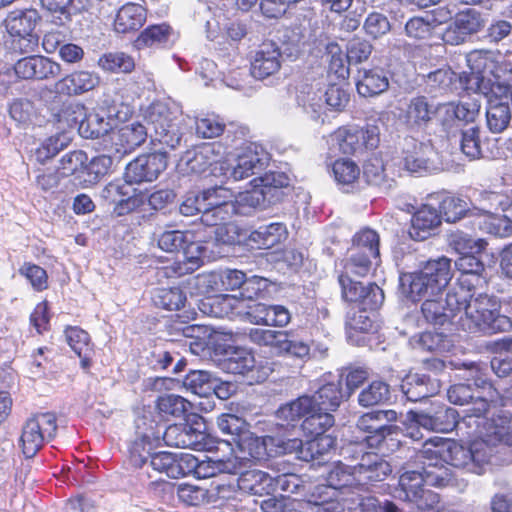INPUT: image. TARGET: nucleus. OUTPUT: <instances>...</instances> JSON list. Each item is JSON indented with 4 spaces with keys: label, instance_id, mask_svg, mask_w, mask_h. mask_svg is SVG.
Listing matches in <instances>:
<instances>
[{
    "label": "nucleus",
    "instance_id": "nucleus-1",
    "mask_svg": "<svg viewBox=\"0 0 512 512\" xmlns=\"http://www.w3.org/2000/svg\"><path fill=\"white\" fill-rule=\"evenodd\" d=\"M475 434L478 438L469 447L439 437L430 438L423 445L421 458L481 475L490 462L494 446L512 444V419L507 415L492 418L488 426L476 427Z\"/></svg>",
    "mask_w": 512,
    "mask_h": 512
},
{
    "label": "nucleus",
    "instance_id": "nucleus-2",
    "mask_svg": "<svg viewBox=\"0 0 512 512\" xmlns=\"http://www.w3.org/2000/svg\"><path fill=\"white\" fill-rule=\"evenodd\" d=\"M144 118L149 129L154 132L151 137H154L155 141L172 149L180 144L182 139L181 119L176 111L170 110L167 103L153 102L145 110ZM147 136L148 128L139 122H133L112 131L110 140L115 157L121 159L124 155L131 153L145 142Z\"/></svg>",
    "mask_w": 512,
    "mask_h": 512
},
{
    "label": "nucleus",
    "instance_id": "nucleus-3",
    "mask_svg": "<svg viewBox=\"0 0 512 512\" xmlns=\"http://www.w3.org/2000/svg\"><path fill=\"white\" fill-rule=\"evenodd\" d=\"M462 366L465 370L463 377L468 382L472 381L476 390L472 389L470 383L452 385L447 391L448 400L455 405L471 406L465 410L463 423L471 426L473 421L477 428L488 426L491 424V420L487 419L486 413L489 410L490 403L495 401L498 393L488 381L487 367L474 362H464Z\"/></svg>",
    "mask_w": 512,
    "mask_h": 512
},
{
    "label": "nucleus",
    "instance_id": "nucleus-4",
    "mask_svg": "<svg viewBox=\"0 0 512 512\" xmlns=\"http://www.w3.org/2000/svg\"><path fill=\"white\" fill-rule=\"evenodd\" d=\"M470 68V75H461L465 88H491L495 94L504 99H512V62H496L491 51L474 50L459 57Z\"/></svg>",
    "mask_w": 512,
    "mask_h": 512
},
{
    "label": "nucleus",
    "instance_id": "nucleus-5",
    "mask_svg": "<svg viewBox=\"0 0 512 512\" xmlns=\"http://www.w3.org/2000/svg\"><path fill=\"white\" fill-rule=\"evenodd\" d=\"M451 278V260L442 256L428 260L419 270L401 273L399 291L413 302L426 300L442 295Z\"/></svg>",
    "mask_w": 512,
    "mask_h": 512
},
{
    "label": "nucleus",
    "instance_id": "nucleus-6",
    "mask_svg": "<svg viewBox=\"0 0 512 512\" xmlns=\"http://www.w3.org/2000/svg\"><path fill=\"white\" fill-rule=\"evenodd\" d=\"M481 288L465 289L467 293L457 324L470 333H494L503 329L508 323L507 318L499 314V303L496 297L484 292Z\"/></svg>",
    "mask_w": 512,
    "mask_h": 512
},
{
    "label": "nucleus",
    "instance_id": "nucleus-7",
    "mask_svg": "<svg viewBox=\"0 0 512 512\" xmlns=\"http://www.w3.org/2000/svg\"><path fill=\"white\" fill-rule=\"evenodd\" d=\"M270 156L262 145L247 143L237 153L213 168V175L226 180L240 181L261 173L268 165Z\"/></svg>",
    "mask_w": 512,
    "mask_h": 512
},
{
    "label": "nucleus",
    "instance_id": "nucleus-8",
    "mask_svg": "<svg viewBox=\"0 0 512 512\" xmlns=\"http://www.w3.org/2000/svg\"><path fill=\"white\" fill-rule=\"evenodd\" d=\"M290 183L284 172H269L251 181L252 189L241 192L233 200L240 215H248L253 209L264 208L267 204L278 201L281 189Z\"/></svg>",
    "mask_w": 512,
    "mask_h": 512
},
{
    "label": "nucleus",
    "instance_id": "nucleus-9",
    "mask_svg": "<svg viewBox=\"0 0 512 512\" xmlns=\"http://www.w3.org/2000/svg\"><path fill=\"white\" fill-rule=\"evenodd\" d=\"M300 442L296 440H286L274 436H257L249 431L230 448L234 454L231 459H236L239 463V471L242 468V462L248 460H266L268 457L280 454H287V451L296 449Z\"/></svg>",
    "mask_w": 512,
    "mask_h": 512
},
{
    "label": "nucleus",
    "instance_id": "nucleus-10",
    "mask_svg": "<svg viewBox=\"0 0 512 512\" xmlns=\"http://www.w3.org/2000/svg\"><path fill=\"white\" fill-rule=\"evenodd\" d=\"M422 471H406L399 478V490L396 491V497L407 500L412 494H418L425 490L424 484L436 487H445L453 483L454 478L450 468L444 465H438L437 462H431L422 458Z\"/></svg>",
    "mask_w": 512,
    "mask_h": 512
},
{
    "label": "nucleus",
    "instance_id": "nucleus-11",
    "mask_svg": "<svg viewBox=\"0 0 512 512\" xmlns=\"http://www.w3.org/2000/svg\"><path fill=\"white\" fill-rule=\"evenodd\" d=\"M41 20L38 10L34 8L16 9L11 11L4 20L8 34L14 39V48L21 53L36 50L39 36L35 32Z\"/></svg>",
    "mask_w": 512,
    "mask_h": 512
},
{
    "label": "nucleus",
    "instance_id": "nucleus-12",
    "mask_svg": "<svg viewBox=\"0 0 512 512\" xmlns=\"http://www.w3.org/2000/svg\"><path fill=\"white\" fill-rule=\"evenodd\" d=\"M267 307L268 304L260 302L246 305L244 300L237 299L232 295L208 298L201 304V310L214 317L244 314L250 323L262 326H266Z\"/></svg>",
    "mask_w": 512,
    "mask_h": 512
},
{
    "label": "nucleus",
    "instance_id": "nucleus-13",
    "mask_svg": "<svg viewBox=\"0 0 512 512\" xmlns=\"http://www.w3.org/2000/svg\"><path fill=\"white\" fill-rule=\"evenodd\" d=\"M248 337L252 343L270 347L278 355H287L302 360L310 357V345L303 340L296 339L292 331L251 328Z\"/></svg>",
    "mask_w": 512,
    "mask_h": 512
},
{
    "label": "nucleus",
    "instance_id": "nucleus-14",
    "mask_svg": "<svg viewBox=\"0 0 512 512\" xmlns=\"http://www.w3.org/2000/svg\"><path fill=\"white\" fill-rule=\"evenodd\" d=\"M57 431L56 416L52 413L35 414L23 425L20 442L23 454L32 458L43 444L54 438Z\"/></svg>",
    "mask_w": 512,
    "mask_h": 512
},
{
    "label": "nucleus",
    "instance_id": "nucleus-15",
    "mask_svg": "<svg viewBox=\"0 0 512 512\" xmlns=\"http://www.w3.org/2000/svg\"><path fill=\"white\" fill-rule=\"evenodd\" d=\"M467 293L462 289L452 288L445 299L442 295L427 298L421 306L423 317L428 323L443 326L448 322L456 323L461 313V304H464Z\"/></svg>",
    "mask_w": 512,
    "mask_h": 512
},
{
    "label": "nucleus",
    "instance_id": "nucleus-16",
    "mask_svg": "<svg viewBox=\"0 0 512 512\" xmlns=\"http://www.w3.org/2000/svg\"><path fill=\"white\" fill-rule=\"evenodd\" d=\"M328 142L343 154H355L364 149L376 148L379 143V130L375 126L340 127L329 136Z\"/></svg>",
    "mask_w": 512,
    "mask_h": 512
},
{
    "label": "nucleus",
    "instance_id": "nucleus-17",
    "mask_svg": "<svg viewBox=\"0 0 512 512\" xmlns=\"http://www.w3.org/2000/svg\"><path fill=\"white\" fill-rule=\"evenodd\" d=\"M154 428L155 430L160 429L161 442L163 441L167 446L197 451L219 449L205 432L189 424H174L167 428L156 424Z\"/></svg>",
    "mask_w": 512,
    "mask_h": 512
},
{
    "label": "nucleus",
    "instance_id": "nucleus-18",
    "mask_svg": "<svg viewBox=\"0 0 512 512\" xmlns=\"http://www.w3.org/2000/svg\"><path fill=\"white\" fill-rule=\"evenodd\" d=\"M234 493L233 485L226 484L219 480L212 481L209 488L192 484H181L177 491L179 499L187 505L198 506L205 503L216 504L218 501L226 500L227 509L234 506Z\"/></svg>",
    "mask_w": 512,
    "mask_h": 512
},
{
    "label": "nucleus",
    "instance_id": "nucleus-19",
    "mask_svg": "<svg viewBox=\"0 0 512 512\" xmlns=\"http://www.w3.org/2000/svg\"><path fill=\"white\" fill-rule=\"evenodd\" d=\"M396 420L397 412L394 410H375L360 416L357 420V427L368 434L364 439L367 446L376 448L387 436L398 430V427L392 424Z\"/></svg>",
    "mask_w": 512,
    "mask_h": 512
},
{
    "label": "nucleus",
    "instance_id": "nucleus-20",
    "mask_svg": "<svg viewBox=\"0 0 512 512\" xmlns=\"http://www.w3.org/2000/svg\"><path fill=\"white\" fill-rule=\"evenodd\" d=\"M435 151L430 144L406 139L403 156L397 162L400 170L409 174L424 175L437 169L434 163Z\"/></svg>",
    "mask_w": 512,
    "mask_h": 512
},
{
    "label": "nucleus",
    "instance_id": "nucleus-21",
    "mask_svg": "<svg viewBox=\"0 0 512 512\" xmlns=\"http://www.w3.org/2000/svg\"><path fill=\"white\" fill-rule=\"evenodd\" d=\"M221 366L227 373L246 377L249 384L262 382L268 376L267 369L258 366L253 353L246 348H234Z\"/></svg>",
    "mask_w": 512,
    "mask_h": 512
},
{
    "label": "nucleus",
    "instance_id": "nucleus-22",
    "mask_svg": "<svg viewBox=\"0 0 512 512\" xmlns=\"http://www.w3.org/2000/svg\"><path fill=\"white\" fill-rule=\"evenodd\" d=\"M343 298L352 303H358L364 309L375 310L384 301L382 289L375 283L363 285L362 282L352 280L347 274L339 277Z\"/></svg>",
    "mask_w": 512,
    "mask_h": 512
},
{
    "label": "nucleus",
    "instance_id": "nucleus-23",
    "mask_svg": "<svg viewBox=\"0 0 512 512\" xmlns=\"http://www.w3.org/2000/svg\"><path fill=\"white\" fill-rule=\"evenodd\" d=\"M166 167L167 159L163 153L140 155L126 166L124 179L133 184L152 182Z\"/></svg>",
    "mask_w": 512,
    "mask_h": 512
},
{
    "label": "nucleus",
    "instance_id": "nucleus-24",
    "mask_svg": "<svg viewBox=\"0 0 512 512\" xmlns=\"http://www.w3.org/2000/svg\"><path fill=\"white\" fill-rule=\"evenodd\" d=\"M182 249V259H179L171 265L157 268L156 277L158 280L193 273L202 265L203 258L205 257V247L200 241H194L193 238H191Z\"/></svg>",
    "mask_w": 512,
    "mask_h": 512
},
{
    "label": "nucleus",
    "instance_id": "nucleus-25",
    "mask_svg": "<svg viewBox=\"0 0 512 512\" xmlns=\"http://www.w3.org/2000/svg\"><path fill=\"white\" fill-rule=\"evenodd\" d=\"M458 416V412L454 408L445 405H440L433 411H409L407 413L408 419L420 424L421 428L440 433L451 432L459 425Z\"/></svg>",
    "mask_w": 512,
    "mask_h": 512
},
{
    "label": "nucleus",
    "instance_id": "nucleus-26",
    "mask_svg": "<svg viewBox=\"0 0 512 512\" xmlns=\"http://www.w3.org/2000/svg\"><path fill=\"white\" fill-rule=\"evenodd\" d=\"M467 91L482 94L487 100L486 122L492 133H501L511 120L510 100L500 97L491 88H466Z\"/></svg>",
    "mask_w": 512,
    "mask_h": 512
},
{
    "label": "nucleus",
    "instance_id": "nucleus-27",
    "mask_svg": "<svg viewBox=\"0 0 512 512\" xmlns=\"http://www.w3.org/2000/svg\"><path fill=\"white\" fill-rule=\"evenodd\" d=\"M14 76L25 80H45L57 77L61 72V66L51 59L33 55L19 59L13 66Z\"/></svg>",
    "mask_w": 512,
    "mask_h": 512
},
{
    "label": "nucleus",
    "instance_id": "nucleus-28",
    "mask_svg": "<svg viewBox=\"0 0 512 512\" xmlns=\"http://www.w3.org/2000/svg\"><path fill=\"white\" fill-rule=\"evenodd\" d=\"M146 425L145 418L136 420L137 438L130 446V458L135 466H142L152 455V451L161 445V431L155 430L153 423L142 430Z\"/></svg>",
    "mask_w": 512,
    "mask_h": 512
},
{
    "label": "nucleus",
    "instance_id": "nucleus-29",
    "mask_svg": "<svg viewBox=\"0 0 512 512\" xmlns=\"http://www.w3.org/2000/svg\"><path fill=\"white\" fill-rule=\"evenodd\" d=\"M282 64L280 48L272 42H266L255 51L252 60L250 75L258 80H264L277 74Z\"/></svg>",
    "mask_w": 512,
    "mask_h": 512
},
{
    "label": "nucleus",
    "instance_id": "nucleus-30",
    "mask_svg": "<svg viewBox=\"0 0 512 512\" xmlns=\"http://www.w3.org/2000/svg\"><path fill=\"white\" fill-rule=\"evenodd\" d=\"M388 462L379 458L377 454H365L361 462L354 466L356 486L361 490H368V485L384 480L391 473Z\"/></svg>",
    "mask_w": 512,
    "mask_h": 512
},
{
    "label": "nucleus",
    "instance_id": "nucleus-31",
    "mask_svg": "<svg viewBox=\"0 0 512 512\" xmlns=\"http://www.w3.org/2000/svg\"><path fill=\"white\" fill-rule=\"evenodd\" d=\"M478 254L460 255L455 261V267L461 272V276L454 289L482 288L486 284V279L482 276L484 264L478 258Z\"/></svg>",
    "mask_w": 512,
    "mask_h": 512
},
{
    "label": "nucleus",
    "instance_id": "nucleus-32",
    "mask_svg": "<svg viewBox=\"0 0 512 512\" xmlns=\"http://www.w3.org/2000/svg\"><path fill=\"white\" fill-rule=\"evenodd\" d=\"M220 154V146L215 143H206L193 150L187 151L180 160V165L185 166L188 173L201 174L208 168L219 163L217 157Z\"/></svg>",
    "mask_w": 512,
    "mask_h": 512
},
{
    "label": "nucleus",
    "instance_id": "nucleus-33",
    "mask_svg": "<svg viewBox=\"0 0 512 512\" xmlns=\"http://www.w3.org/2000/svg\"><path fill=\"white\" fill-rule=\"evenodd\" d=\"M480 13L474 8H466L456 13L453 24L446 31L444 38L456 44L465 40L468 35L477 33L483 26Z\"/></svg>",
    "mask_w": 512,
    "mask_h": 512
},
{
    "label": "nucleus",
    "instance_id": "nucleus-34",
    "mask_svg": "<svg viewBox=\"0 0 512 512\" xmlns=\"http://www.w3.org/2000/svg\"><path fill=\"white\" fill-rule=\"evenodd\" d=\"M441 224L438 210L429 204H422L413 212L409 235L413 240L423 241L430 237Z\"/></svg>",
    "mask_w": 512,
    "mask_h": 512
},
{
    "label": "nucleus",
    "instance_id": "nucleus-35",
    "mask_svg": "<svg viewBox=\"0 0 512 512\" xmlns=\"http://www.w3.org/2000/svg\"><path fill=\"white\" fill-rule=\"evenodd\" d=\"M99 76L91 71L78 70L55 84V90L64 95H80L93 90L99 84Z\"/></svg>",
    "mask_w": 512,
    "mask_h": 512
},
{
    "label": "nucleus",
    "instance_id": "nucleus-36",
    "mask_svg": "<svg viewBox=\"0 0 512 512\" xmlns=\"http://www.w3.org/2000/svg\"><path fill=\"white\" fill-rule=\"evenodd\" d=\"M326 481V486H317L316 488H327L330 490L331 495L342 497L343 492L356 487L354 466L351 467L342 462L333 463L328 470Z\"/></svg>",
    "mask_w": 512,
    "mask_h": 512
},
{
    "label": "nucleus",
    "instance_id": "nucleus-37",
    "mask_svg": "<svg viewBox=\"0 0 512 512\" xmlns=\"http://www.w3.org/2000/svg\"><path fill=\"white\" fill-rule=\"evenodd\" d=\"M314 407V400L309 395L285 403L276 411L278 425L295 427L300 420L303 421L311 411H314Z\"/></svg>",
    "mask_w": 512,
    "mask_h": 512
},
{
    "label": "nucleus",
    "instance_id": "nucleus-38",
    "mask_svg": "<svg viewBox=\"0 0 512 512\" xmlns=\"http://www.w3.org/2000/svg\"><path fill=\"white\" fill-rule=\"evenodd\" d=\"M288 231L283 223L262 225L249 235V242L258 249H270L284 242Z\"/></svg>",
    "mask_w": 512,
    "mask_h": 512
},
{
    "label": "nucleus",
    "instance_id": "nucleus-39",
    "mask_svg": "<svg viewBox=\"0 0 512 512\" xmlns=\"http://www.w3.org/2000/svg\"><path fill=\"white\" fill-rule=\"evenodd\" d=\"M356 87L363 97L376 96L388 89L389 80L381 68L363 69L358 72Z\"/></svg>",
    "mask_w": 512,
    "mask_h": 512
},
{
    "label": "nucleus",
    "instance_id": "nucleus-40",
    "mask_svg": "<svg viewBox=\"0 0 512 512\" xmlns=\"http://www.w3.org/2000/svg\"><path fill=\"white\" fill-rule=\"evenodd\" d=\"M272 475L261 470H248L241 472L237 479L238 488L253 495H272Z\"/></svg>",
    "mask_w": 512,
    "mask_h": 512
},
{
    "label": "nucleus",
    "instance_id": "nucleus-41",
    "mask_svg": "<svg viewBox=\"0 0 512 512\" xmlns=\"http://www.w3.org/2000/svg\"><path fill=\"white\" fill-rule=\"evenodd\" d=\"M313 437L305 443L299 438H292L291 440L300 442V445L287 453H295L298 459L309 462L320 458L335 447L336 440L330 435Z\"/></svg>",
    "mask_w": 512,
    "mask_h": 512
},
{
    "label": "nucleus",
    "instance_id": "nucleus-42",
    "mask_svg": "<svg viewBox=\"0 0 512 512\" xmlns=\"http://www.w3.org/2000/svg\"><path fill=\"white\" fill-rule=\"evenodd\" d=\"M146 20L145 9L135 3L124 4L117 12L114 29L118 33H129L141 28Z\"/></svg>",
    "mask_w": 512,
    "mask_h": 512
},
{
    "label": "nucleus",
    "instance_id": "nucleus-43",
    "mask_svg": "<svg viewBox=\"0 0 512 512\" xmlns=\"http://www.w3.org/2000/svg\"><path fill=\"white\" fill-rule=\"evenodd\" d=\"M363 176L367 183L387 192L395 185L394 176L390 175L388 167L377 156L369 158L363 166Z\"/></svg>",
    "mask_w": 512,
    "mask_h": 512
},
{
    "label": "nucleus",
    "instance_id": "nucleus-44",
    "mask_svg": "<svg viewBox=\"0 0 512 512\" xmlns=\"http://www.w3.org/2000/svg\"><path fill=\"white\" fill-rule=\"evenodd\" d=\"M314 400L315 408L324 411H335L346 398L345 392L341 388L340 380L323 384L313 395H309Z\"/></svg>",
    "mask_w": 512,
    "mask_h": 512
},
{
    "label": "nucleus",
    "instance_id": "nucleus-45",
    "mask_svg": "<svg viewBox=\"0 0 512 512\" xmlns=\"http://www.w3.org/2000/svg\"><path fill=\"white\" fill-rule=\"evenodd\" d=\"M41 6L46 10L52 23L57 26H66L72 21V16L78 14L82 7L78 0H40Z\"/></svg>",
    "mask_w": 512,
    "mask_h": 512
},
{
    "label": "nucleus",
    "instance_id": "nucleus-46",
    "mask_svg": "<svg viewBox=\"0 0 512 512\" xmlns=\"http://www.w3.org/2000/svg\"><path fill=\"white\" fill-rule=\"evenodd\" d=\"M368 490H361L357 486L352 490L342 493L341 501L344 502L348 512H380L381 502L374 496L366 494Z\"/></svg>",
    "mask_w": 512,
    "mask_h": 512
},
{
    "label": "nucleus",
    "instance_id": "nucleus-47",
    "mask_svg": "<svg viewBox=\"0 0 512 512\" xmlns=\"http://www.w3.org/2000/svg\"><path fill=\"white\" fill-rule=\"evenodd\" d=\"M65 338L71 349L81 359V366L88 368L93 354V348L88 333L79 327H68L65 330Z\"/></svg>",
    "mask_w": 512,
    "mask_h": 512
},
{
    "label": "nucleus",
    "instance_id": "nucleus-48",
    "mask_svg": "<svg viewBox=\"0 0 512 512\" xmlns=\"http://www.w3.org/2000/svg\"><path fill=\"white\" fill-rule=\"evenodd\" d=\"M239 473V463L236 459H212L199 460L195 476L199 479L217 477L219 474Z\"/></svg>",
    "mask_w": 512,
    "mask_h": 512
},
{
    "label": "nucleus",
    "instance_id": "nucleus-49",
    "mask_svg": "<svg viewBox=\"0 0 512 512\" xmlns=\"http://www.w3.org/2000/svg\"><path fill=\"white\" fill-rule=\"evenodd\" d=\"M235 203H223L219 207L207 206L201 215V222L206 226L216 227L215 234L220 235V231L227 229L231 218L237 214Z\"/></svg>",
    "mask_w": 512,
    "mask_h": 512
},
{
    "label": "nucleus",
    "instance_id": "nucleus-50",
    "mask_svg": "<svg viewBox=\"0 0 512 512\" xmlns=\"http://www.w3.org/2000/svg\"><path fill=\"white\" fill-rule=\"evenodd\" d=\"M435 114V108L429 104L424 96L414 97L410 100L405 121L410 127H421L426 125Z\"/></svg>",
    "mask_w": 512,
    "mask_h": 512
},
{
    "label": "nucleus",
    "instance_id": "nucleus-51",
    "mask_svg": "<svg viewBox=\"0 0 512 512\" xmlns=\"http://www.w3.org/2000/svg\"><path fill=\"white\" fill-rule=\"evenodd\" d=\"M298 104L307 114L317 120L325 111L324 90L313 86H305L297 95Z\"/></svg>",
    "mask_w": 512,
    "mask_h": 512
},
{
    "label": "nucleus",
    "instance_id": "nucleus-52",
    "mask_svg": "<svg viewBox=\"0 0 512 512\" xmlns=\"http://www.w3.org/2000/svg\"><path fill=\"white\" fill-rule=\"evenodd\" d=\"M217 425L223 434L231 436L230 440L218 442V444L228 447H232L238 441V438L248 431L245 419L231 413L221 414L217 419Z\"/></svg>",
    "mask_w": 512,
    "mask_h": 512
},
{
    "label": "nucleus",
    "instance_id": "nucleus-53",
    "mask_svg": "<svg viewBox=\"0 0 512 512\" xmlns=\"http://www.w3.org/2000/svg\"><path fill=\"white\" fill-rule=\"evenodd\" d=\"M334 422V416L331 413L314 407V411H311L302 421L301 429L307 436H324Z\"/></svg>",
    "mask_w": 512,
    "mask_h": 512
},
{
    "label": "nucleus",
    "instance_id": "nucleus-54",
    "mask_svg": "<svg viewBox=\"0 0 512 512\" xmlns=\"http://www.w3.org/2000/svg\"><path fill=\"white\" fill-rule=\"evenodd\" d=\"M480 108L481 102L478 98L468 97L458 103H449L445 106V111L449 117L465 123H473L479 116Z\"/></svg>",
    "mask_w": 512,
    "mask_h": 512
},
{
    "label": "nucleus",
    "instance_id": "nucleus-55",
    "mask_svg": "<svg viewBox=\"0 0 512 512\" xmlns=\"http://www.w3.org/2000/svg\"><path fill=\"white\" fill-rule=\"evenodd\" d=\"M411 345L419 350L430 352H446L450 348V341L443 333L426 331L410 339Z\"/></svg>",
    "mask_w": 512,
    "mask_h": 512
},
{
    "label": "nucleus",
    "instance_id": "nucleus-56",
    "mask_svg": "<svg viewBox=\"0 0 512 512\" xmlns=\"http://www.w3.org/2000/svg\"><path fill=\"white\" fill-rule=\"evenodd\" d=\"M98 66L107 72L130 73L134 67V59L124 52H108L98 59Z\"/></svg>",
    "mask_w": 512,
    "mask_h": 512
},
{
    "label": "nucleus",
    "instance_id": "nucleus-57",
    "mask_svg": "<svg viewBox=\"0 0 512 512\" xmlns=\"http://www.w3.org/2000/svg\"><path fill=\"white\" fill-rule=\"evenodd\" d=\"M449 246L460 255L468 253H481L487 246L484 239H473L463 231H453L448 235Z\"/></svg>",
    "mask_w": 512,
    "mask_h": 512
},
{
    "label": "nucleus",
    "instance_id": "nucleus-58",
    "mask_svg": "<svg viewBox=\"0 0 512 512\" xmlns=\"http://www.w3.org/2000/svg\"><path fill=\"white\" fill-rule=\"evenodd\" d=\"M152 300L166 310H179L185 304L186 295L179 287H161L155 289Z\"/></svg>",
    "mask_w": 512,
    "mask_h": 512
},
{
    "label": "nucleus",
    "instance_id": "nucleus-59",
    "mask_svg": "<svg viewBox=\"0 0 512 512\" xmlns=\"http://www.w3.org/2000/svg\"><path fill=\"white\" fill-rule=\"evenodd\" d=\"M156 406L163 417H182L191 409V403L184 397L176 394H165L160 396L157 399Z\"/></svg>",
    "mask_w": 512,
    "mask_h": 512
},
{
    "label": "nucleus",
    "instance_id": "nucleus-60",
    "mask_svg": "<svg viewBox=\"0 0 512 512\" xmlns=\"http://www.w3.org/2000/svg\"><path fill=\"white\" fill-rule=\"evenodd\" d=\"M112 129L109 121L95 112H88L84 121L80 124L78 133L83 138H99Z\"/></svg>",
    "mask_w": 512,
    "mask_h": 512
},
{
    "label": "nucleus",
    "instance_id": "nucleus-61",
    "mask_svg": "<svg viewBox=\"0 0 512 512\" xmlns=\"http://www.w3.org/2000/svg\"><path fill=\"white\" fill-rule=\"evenodd\" d=\"M511 195L506 192L483 191L479 193L480 210L486 214L505 212L511 205Z\"/></svg>",
    "mask_w": 512,
    "mask_h": 512
},
{
    "label": "nucleus",
    "instance_id": "nucleus-62",
    "mask_svg": "<svg viewBox=\"0 0 512 512\" xmlns=\"http://www.w3.org/2000/svg\"><path fill=\"white\" fill-rule=\"evenodd\" d=\"M390 397L388 384L383 381H373L358 396V402L363 407L385 403Z\"/></svg>",
    "mask_w": 512,
    "mask_h": 512
},
{
    "label": "nucleus",
    "instance_id": "nucleus-63",
    "mask_svg": "<svg viewBox=\"0 0 512 512\" xmlns=\"http://www.w3.org/2000/svg\"><path fill=\"white\" fill-rule=\"evenodd\" d=\"M183 385L194 394L205 396L214 389V379L207 371L193 370L185 376Z\"/></svg>",
    "mask_w": 512,
    "mask_h": 512
},
{
    "label": "nucleus",
    "instance_id": "nucleus-64",
    "mask_svg": "<svg viewBox=\"0 0 512 512\" xmlns=\"http://www.w3.org/2000/svg\"><path fill=\"white\" fill-rule=\"evenodd\" d=\"M312 498L315 512H344L346 509L341 497L331 495L327 488H315Z\"/></svg>",
    "mask_w": 512,
    "mask_h": 512
}]
</instances>
